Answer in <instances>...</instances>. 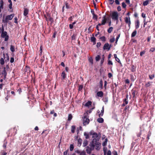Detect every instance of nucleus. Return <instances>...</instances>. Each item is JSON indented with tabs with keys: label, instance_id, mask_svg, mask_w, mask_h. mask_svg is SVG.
<instances>
[{
	"label": "nucleus",
	"instance_id": "nucleus-1",
	"mask_svg": "<svg viewBox=\"0 0 155 155\" xmlns=\"http://www.w3.org/2000/svg\"><path fill=\"white\" fill-rule=\"evenodd\" d=\"M111 16L113 20L116 21L117 22L118 21L119 15L117 12H112Z\"/></svg>",
	"mask_w": 155,
	"mask_h": 155
},
{
	"label": "nucleus",
	"instance_id": "nucleus-2",
	"mask_svg": "<svg viewBox=\"0 0 155 155\" xmlns=\"http://www.w3.org/2000/svg\"><path fill=\"white\" fill-rule=\"evenodd\" d=\"M88 114L87 113L84 114L83 117V124L84 125H85L89 124V120L88 118Z\"/></svg>",
	"mask_w": 155,
	"mask_h": 155
},
{
	"label": "nucleus",
	"instance_id": "nucleus-3",
	"mask_svg": "<svg viewBox=\"0 0 155 155\" xmlns=\"http://www.w3.org/2000/svg\"><path fill=\"white\" fill-rule=\"evenodd\" d=\"M97 143V139L96 138H94L92 140L91 145V148L94 149L95 146V144ZM91 150H92L90 149V151H88L87 150H86V151L87 153H90Z\"/></svg>",
	"mask_w": 155,
	"mask_h": 155
},
{
	"label": "nucleus",
	"instance_id": "nucleus-4",
	"mask_svg": "<svg viewBox=\"0 0 155 155\" xmlns=\"http://www.w3.org/2000/svg\"><path fill=\"white\" fill-rule=\"evenodd\" d=\"M1 37L2 38H5V41H7L8 40L9 36L7 35V33L6 31L2 32Z\"/></svg>",
	"mask_w": 155,
	"mask_h": 155
},
{
	"label": "nucleus",
	"instance_id": "nucleus-5",
	"mask_svg": "<svg viewBox=\"0 0 155 155\" xmlns=\"http://www.w3.org/2000/svg\"><path fill=\"white\" fill-rule=\"evenodd\" d=\"M73 3V1H70L69 2H65V4L66 6V8L68 9H70L71 8V6L70 4H72Z\"/></svg>",
	"mask_w": 155,
	"mask_h": 155
},
{
	"label": "nucleus",
	"instance_id": "nucleus-6",
	"mask_svg": "<svg viewBox=\"0 0 155 155\" xmlns=\"http://www.w3.org/2000/svg\"><path fill=\"white\" fill-rule=\"evenodd\" d=\"M104 106L102 107V110H101V112L100 113V111L99 110L97 111V113L98 114V116L99 117H102L104 113Z\"/></svg>",
	"mask_w": 155,
	"mask_h": 155
},
{
	"label": "nucleus",
	"instance_id": "nucleus-7",
	"mask_svg": "<svg viewBox=\"0 0 155 155\" xmlns=\"http://www.w3.org/2000/svg\"><path fill=\"white\" fill-rule=\"evenodd\" d=\"M111 46V45L109 46L108 43H106L104 45L103 48L104 50L107 49L109 51L110 49Z\"/></svg>",
	"mask_w": 155,
	"mask_h": 155
},
{
	"label": "nucleus",
	"instance_id": "nucleus-8",
	"mask_svg": "<svg viewBox=\"0 0 155 155\" xmlns=\"http://www.w3.org/2000/svg\"><path fill=\"white\" fill-rule=\"evenodd\" d=\"M67 74L65 71H63L61 74V76L62 77L61 80H63L66 78Z\"/></svg>",
	"mask_w": 155,
	"mask_h": 155
},
{
	"label": "nucleus",
	"instance_id": "nucleus-9",
	"mask_svg": "<svg viewBox=\"0 0 155 155\" xmlns=\"http://www.w3.org/2000/svg\"><path fill=\"white\" fill-rule=\"evenodd\" d=\"M125 21L127 24L129 26H130V24H131L130 21V17H126L125 18Z\"/></svg>",
	"mask_w": 155,
	"mask_h": 155
},
{
	"label": "nucleus",
	"instance_id": "nucleus-10",
	"mask_svg": "<svg viewBox=\"0 0 155 155\" xmlns=\"http://www.w3.org/2000/svg\"><path fill=\"white\" fill-rule=\"evenodd\" d=\"M107 21V18L106 17L105 15L103 16V19L101 21V24L103 25H104L106 22Z\"/></svg>",
	"mask_w": 155,
	"mask_h": 155
},
{
	"label": "nucleus",
	"instance_id": "nucleus-11",
	"mask_svg": "<svg viewBox=\"0 0 155 155\" xmlns=\"http://www.w3.org/2000/svg\"><path fill=\"white\" fill-rule=\"evenodd\" d=\"M7 74V72L5 70V68H4V70L2 71V74L4 75V77L3 78L4 79H5L6 78Z\"/></svg>",
	"mask_w": 155,
	"mask_h": 155
},
{
	"label": "nucleus",
	"instance_id": "nucleus-12",
	"mask_svg": "<svg viewBox=\"0 0 155 155\" xmlns=\"http://www.w3.org/2000/svg\"><path fill=\"white\" fill-rule=\"evenodd\" d=\"M29 12V10L27 8H25L24 11L23 15L25 16H26L28 13Z\"/></svg>",
	"mask_w": 155,
	"mask_h": 155
},
{
	"label": "nucleus",
	"instance_id": "nucleus-13",
	"mask_svg": "<svg viewBox=\"0 0 155 155\" xmlns=\"http://www.w3.org/2000/svg\"><path fill=\"white\" fill-rule=\"evenodd\" d=\"M104 93L102 91H98L97 93V95L98 97H102L103 96Z\"/></svg>",
	"mask_w": 155,
	"mask_h": 155
},
{
	"label": "nucleus",
	"instance_id": "nucleus-14",
	"mask_svg": "<svg viewBox=\"0 0 155 155\" xmlns=\"http://www.w3.org/2000/svg\"><path fill=\"white\" fill-rule=\"evenodd\" d=\"M47 17L48 18V21H51V23H52L54 21V20L49 14L47 15Z\"/></svg>",
	"mask_w": 155,
	"mask_h": 155
},
{
	"label": "nucleus",
	"instance_id": "nucleus-15",
	"mask_svg": "<svg viewBox=\"0 0 155 155\" xmlns=\"http://www.w3.org/2000/svg\"><path fill=\"white\" fill-rule=\"evenodd\" d=\"M132 94L133 96V97L134 98H135V92H136V89L135 88H133L131 91Z\"/></svg>",
	"mask_w": 155,
	"mask_h": 155
},
{
	"label": "nucleus",
	"instance_id": "nucleus-16",
	"mask_svg": "<svg viewBox=\"0 0 155 155\" xmlns=\"http://www.w3.org/2000/svg\"><path fill=\"white\" fill-rule=\"evenodd\" d=\"M101 145V143H99L97 142V143L95 144V149L97 150H99L100 149L99 146Z\"/></svg>",
	"mask_w": 155,
	"mask_h": 155
},
{
	"label": "nucleus",
	"instance_id": "nucleus-17",
	"mask_svg": "<svg viewBox=\"0 0 155 155\" xmlns=\"http://www.w3.org/2000/svg\"><path fill=\"white\" fill-rule=\"evenodd\" d=\"M102 58L101 61L100 65L101 66H102L103 65V63L104 62V54H103L102 56Z\"/></svg>",
	"mask_w": 155,
	"mask_h": 155
},
{
	"label": "nucleus",
	"instance_id": "nucleus-18",
	"mask_svg": "<svg viewBox=\"0 0 155 155\" xmlns=\"http://www.w3.org/2000/svg\"><path fill=\"white\" fill-rule=\"evenodd\" d=\"M13 16L14 15H13V14H11L10 15L7 16L6 18L8 20H11Z\"/></svg>",
	"mask_w": 155,
	"mask_h": 155
},
{
	"label": "nucleus",
	"instance_id": "nucleus-19",
	"mask_svg": "<svg viewBox=\"0 0 155 155\" xmlns=\"http://www.w3.org/2000/svg\"><path fill=\"white\" fill-rule=\"evenodd\" d=\"M97 121L99 123H102L104 122V120L102 118L100 117L97 119Z\"/></svg>",
	"mask_w": 155,
	"mask_h": 155
},
{
	"label": "nucleus",
	"instance_id": "nucleus-20",
	"mask_svg": "<svg viewBox=\"0 0 155 155\" xmlns=\"http://www.w3.org/2000/svg\"><path fill=\"white\" fill-rule=\"evenodd\" d=\"M100 86L99 87L101 89L103 88V82L102 79H101L100 81Z\"/></svg>",
	"mask_w": 155,
	"mask_h": 155
},
{
	"label": "nucleus",
	"instance_id": "nucleus-21",
	"mask_svg": "<svg viewBox=\"0 0 155 155\" xmlns=\"http://www.w3.org/2000/svg\"><path fill=\"white\" fill-rule=\"evenodd\" d=\"M92 104V102L91 101H88L85 104V106L86 107H89L90 105Z\"/></svg>",
	"mask_w": 155,
	"mask_h": 155
},
{
	"label": "nucleus",
	"instance_id": "nucleus-22",
	"mask_svg": "<svg viewBox=\"0 0 155 155\" xmlns=\"http://www.w3.org/2000/svg\"><path fill=\"white\" fill-rule=\"evenodd\" d=\"M10 49L12 52H14L15 51V46L11 45Z\"/></svg>",
	"mask_w": 155,
	"mask_h": 155
},
{
	"label": "nucleus",
	"instance_id": "nucleus-23",
	"mask_svg": "<svg viewBox=\"0 0 155 155\" xmlns=\"http://www.w3.org/2000/svg\"><path fill=\"white\" fill-rule=\"evenodd\" d=\"M88 144V142L87 141L85 140H84V142L83 143V147H85L87 146V145Z\"/></svg>",
	"mask_w": 155,
	"mask_h": 155
},
{
	"label": "nucleus",
	"instance_id": "nucleus-24",
	"mask_svg": "<svg viewBox=\"0 0 155 155\" xmlns=\"http://www.w3.org/2000/svg\"><path fill=\"white\" fill-rule=\"evenodd\" d=\"M130 70L133 72L135 71H136V67L134 65H132L131 68Z\"/></svg>",
	"mask_w": 155,
	"mask_h": 155
},
{
	"label": "nucleus",
	"instance_id": "nucleus-25",
	"mask_svg": "<svg viewBox=\"0 0 155 155\" xmlns=\"http://www.w3.org/2000/svg\"><path fill=\"white\" fill-rule=\"evenodd\" d=\"M75 127L74 125H73L71 126V132L72 133H74L75 132Z\"/></svg>",
	"mask_w": 155,
	"mask_h": 155
},
{
	"label": "nucleus",
	"instance_id": "nucleus-26",
	"mask_svg": "<svg viewBox=\"0 0 155 155\" xmlns=\"http://www.w3.org/2000/svg\"><path fill=\"white\" fill-rule=\"evenodd\" d=\"M108 141L107 138H106L105 140L102 143V146H105L107 145V143Z\"/></svg>",
	"mask_w": 155,
	"mask_h": 155
},
{
	"label": "nucleus",
	"instance_id": "nucleus-27",
	"mask_svg": "<svg viewBox=\"0 0 155 155\" xmlns=\"http://www.w3.org/2000/svg\"><path fill=\"white\" fill-rule=\"evenodd\" d=\"M5 63L4 60V58H1L0 60V64L2 65H3Z\"/></svg>",
	"mask_w": 155,
	"mask_h": 155
},
{
	"label": "nucleus",
	"instance_id": "nucleus-28",
	"mask_svg": "<svg viewBox=\"0 0 155 155\" xmlns=\"http://www.w3.org/2000/svg\"><path fill=\"white\" fill-rule=\"evenodd\" d=\"M82 143V140L80 138L78 139V144L79 145V146H81V145Z\"/></svg>",
	"mask_w": 155,
	"mask_h": 155
},
{
	"label": "nucleus",
	"instance_id": "nucleus-29",
	"mask_svg": "<svg viewBox=\"0 0 155 155\" xmlns=\"http://www.w3.org/2000/svg\"><path fill=\"white\" fill-rule=\"evenodd\" d=\"M113 29V28L112 27H110L107 30V32L108 33H110L111 32Z\"/></svg>",
	"mask_w": 155,
	"mask_h": 155
},
{
	"label": "nucleus",
	"instance_id": "nucleus-30",
	"mask_svg": "<svg viewBox=\"0 0 155 155\" xmlns=\"http://www.w3.org/2000/svg\"><path fill=\"white\" fill-rule=\"evenodd\" d=\"M92 135L93 136V138H97L98 137L97 134L95 132L93 133V134H92Z\"/></svg>",
	"mask_w": 155,
	"mask_h": 155
},
{
	"label": "nucleus",
	"instance_id": "nucleus-31",
	"mask_svg": "<svg viewBox=\"0 0 155 155\" xmlns=\"http://www.w3.org/2000/svg\"><path fill=\"white\" fill-rule=\"evenodd\" d=\"M3 2L2 0H1L0 2V8L3 9Z\"/></svg>",
	"mask_w": 155,
	"mask_h": 155
},
{
	"label": "nucleus",
	"instance_id": "nucleus-32",
	"mask_svg": "<svg viewBox=\"0 0 155 155\" xmlns=\"http://www.w3.org/2000/svg\"><path fill=\"white\" fill-rule=\"evenodd\" d=\"M149 3V1L148 0H147L144 2L143 3V6H146Z\"/></svg>",
	"mask_w": 155,
	"mask_h": 155
},
{
	"label": "nucleus",
	"instance_id": "nucleus-33",
	"mask_svg": "<svg viewBox=\"0 0 155 155\" xmlns=\"http://www.w3.org/2000/svg\"><path fill=\"white\" fill-rule=\"evenodd\" d=\"M152 82H149L146 83L145 85V86L146 87H149L150 85H151V84L152 83Z\"/></svg>",
	"mask_w": 155,
	"mask_h": 155
},
{
	"label": "nucleus",
	"instance_id": "nucleus-34",
	"mask_svg": "<svg viewBox=\"0 0 155 155\" xmlns=\"http://www.w3.org/2000/svg\"><path fill=\"white\" fill-rule=\"evenodd\" d=\"M100 39H101L102 41H106V38L104 36H102L100 38Z\"/></svg>",
	"mask_w": 155,
	"mask_h": 155
},
{
	"label": "nucleus",
	"instance_id": "nucleus-35",
	"mask_svg": "<svg viewBox=\"0 0 155 155\" xmlns=\"http://www.w3.org/2000/svg\"><path fill=\"white\" fill-rule=\"evenodd\" d=\"M72 116L71 114H69L68 116V120L69 121L71 120L72 119Z\"/></svg>",
	"mask_w": 155,
	"mask_h": 155
},
{
	"label": "nucleus",
	"instance_id": "nucleus-36",
	"mask_svg": "<svg viewBox=\"0 0 155 155\" xmlns=\"http://www.w3.org/2000/svg\"><path fill=\"white\" fill-rule=\"evenodd\" d=\"M103 100L105 102V103H106L108 102V97H106L104 99H103Z\"/></svg>",
	"mask_w": 155,
	"mask_h": 155
},
{
	"label": "nucleus",
	"instance_id": "nucleus-37",
	"mask_svg": "<svg viewBox=\"0 0 155 155\" xmlns=\"http://www.w3.org/2000/svg\"><path fill=\"white\" fill-rule=\"evenodd\" d=\"M101 58L100 56L99 55H97L95 57L96 61H98Z\"/></svg>",
	"mask_w": 155,
	"mask_h": 155
},
{
	"label": "nucleus",
	"instance_id": "nucleus-38",
	"mask_svg": "<svg viewBox=\"0 0 155 155\" xmlns=\"http://www.w3.org/2000/svg\"><path fill=\"white\" fill-rule=\"evenodd\" d=\"M74 145L72 144H71L70 145V150L71 151H72L74 149Z\"/></svg>",
	"mask_w": 155,
	"mask_h": 155
},
{
	"label": "nucleus",
	"instance_id": "nucleus-39",
	"mask_svg": "<svg viewBox=\"0 0 155 155\" xmlns=\"http://www.w3.org/2000/svg\"><path fill=\"white\" fill-rule=\"evenodd\" d=\"M154 77V74H152L151 75H149V78L150 80L153 79Z\"/></svg>",
	"mask_w": 155,
	"mask_h": 155
},
{
	"label": "nucleus",
	"instance_id": "nucleus-40",
	"mask_svg": "<svg viewBox=\"0 0 155 155\" xmlns=\"http://www.w3.org/2000/svg\"><path fill=\"white\" fill-rule=\"evenodd\" d=\"M143 22H144V25L143 27H145V25H146L147 24V23L148 22V21H146V18H144L143 20Z\"/></svg>",
	"mask_w": 155,
	"mask_h": 155
},
{
	"label": "nucleus",
	"instance_id": "nucleus-41",
	"mask_svg": "<svg viewBox=\"0 0 155 155\" xmlns=\"http://www.w3.org/2000/svg\"><path fill=\"white\" fill-rule=\"evenodd\" d=\"M83 85H80L79 87L78 88V91H81L83 88Z\"/></svg>",
	"mask_w": 155,
	"mask_h": 155
},
{
	"label": "nucleus",
	"instance_id": "nucleus-42",
	"mask_svg": "<svg viewBox=\"0 0 155 155\" xmlns=\"http://www.w3.org/2000/svg\"><path fill=\"white\" fill-rule=\"evenodd\" d=\"M1 155H6L7 153L6 152H5L4 150H2L1 152Z\"/></svg>",
	"mask_w": 155,
	"mask_h": 155
},
{
	"label": "nucleus",
	"instance_id": "nucleus-43",
	"mask_svg": "<svg viewBox=\"0 0 155 155\" xmlns=\"http://www.w3.org/2000/svg\"><path fill=\"white\" fill-rule=\"evenodd\" d=\"M108 65H113V63L112 61L110 60H108Z\"/></svg>",
	"mask_w": 155,
	"mask_h": 155
},
{
	"label": "nucleus",
	"instance_id": "nucleus-44",
	"mask_svg": "<svg viewBox=\"0 0 155 155\" xmlns=\"http://www.w3.org/2000/svg\"><path fill=\"white\" fill-rule=\"evenodd\" d=\"M84 135L85 136V138L86 139H88L89 138V136L88 134H87L86 133L84 132Z\"/></svg>",
	"mask_w": 155,
	"mask_h": 155
},
{
	"label": "nucleus",
	"instance_id": "nucleus-45",
	"mask_svg": "<svg viewBox=\"0 0 155 155\" xmlns=\"http://www.w3.org/2000/svg\"><path fill=\"white\" fill-rule=\"evenodd\" d=\"M91 42L92 41H94L95 42V41H96V38H95L94 37H92L91 38Z\"/></svg>",
	"mask_w": 155,
	"mask_h": 155
},
{
	"label": "nucleus",
	"instance_id": "nucleus-46",
	"mask_svg": "<svg viewBox=\"0 0 155 155\" xmlns=\"http://www.w3.org/2000/svg\"><path fill=\"white\" fill-rule=\"evenodd\" d=\"M136 35V30L134 31L131 34V37L133 38Z\"/></svg>",
	"mask_w": 155,
	"mask_h": 155
},
{
	"label": "nucleus",
	"instance_id": "nucleus-47",
	"mask_svg": "<svg viewBox=\"0 0 155 155\" xmlns=\"http://www.w3.org/2000/svg\"><path fill=\"white\" fill-rule=\"evenodd\" d=\"M97 16L96 15L94 14V15H93V18L94 19H96V20H97Z\"/></svg>",
	"mask_w": 155,
	"mask_h": 155
},
{
	"label": "nucleus",
	"instance_id": "nucleus-48",
	"mask_svg": "<svg viewBox=\"0 0 155 155\" xmlns=\"http://www.w3.org/2000/svg\"><path fill=\"white\" fill-rule=\"evenodd\" d=\"M139 21L138 20L136 21V29L138 28L139 27Z\"/></svg>",
	"mask_w": 155,
	"mask_h": 155
},
{
	"label": "nucleus",
	"instance_id": "nucleus-49",
	"mask_svg": "<svg viewBox=\"0 0 155 155\" xmlns=\"http://www.w3.org/2000/svg\"><path fill=\"white\" fill-rule=\"evenodd\" d=\"M6 61H8L9 60V56L8 55V54H6Z\"/></svg>",
	"mask_w": 155,
	"mask_h": 155
},
{
	"label": "nucleus",
	"instance_id": "nucleus-50",
	"mask_svg": "<svg viewBox=\"0 0 155 155\" xmlns=\"http://www.w3.org/2000/svg\"><path fill=\"white\" fill-rule=\"evenodd\" d=\"M122 7L124 8H126V6H127L126 5L124 2H123L122 3Z\"/></svg>",
	"mask_w": 155,
	"mask_h": 155
},
{
	"label": "nucleus",
	"instance_id": "nucleus-51",
	"mask_svg": "<svg viewBox=\"0 0 155 155\" xmlns=\"http://www.w3.org/2000/svg\"><path fill=\"white\" fill-rule=\"evenodd\" d=\"M120 34H119L117 37L116 38V41L115 43L116 44L117 43V42L118 40V39H119V38H120Z\"/></svg>",
	"mask_w": 155,
	"mask_h": 155
},
{
	"label": "nucleus",
	"instance_id": "nucleus-52",
	"mask_svg": "<svg viewBox=\"0 0 155 155\" xmlns=\"http://www.w3.org/2000/svg\"><path fill=\"white\" fill-rule=\"evenodd\" d=\"M115 60L117 61L118 63H120V64H122L119 58H116V59H115Z\"/></svg>",
	"mask_w": 155,
	"mask_h": 155
},
{
	"label": "nucleus",
	"instance_id": "nucleus-53",
	"mask_svg": "<svg viewBox=\"0 0 155 155\" xmlns=\"http://www.w3.org/2000/svg\"><path fill=\"white\" fill-rule=\"evenodd\" d=\"M2 22L4 23H7L8 22V20L6 18L5 20H2Z\"/></svg>",
	"mask_w": 155,
	"mask_h": 155
},
{
	"label": "nucleus",
	"instance_id": "nucleus-54",
	"mask_svg": "<svg viewBox=\"0 0 155 155\" xmlns=\"http://www.w3.org/2000/svg\"><path fill=\"white\" fill-rule=\"evenodd\" d=\"M89 61L90 62L91 64H93V59L92 58H90L89 59Z\"/></svg>",
	"mask_w": 155,
	"mask_h": 155
},
{
	"label": "nucleus",
	"instance_id": "nucleus-55",
	"mask_svg": "<svg viewBox=\"0 0 155 155\" xmlns=\"http://www.w3.org/2000/svg\"><path fill=\"white\" fill-rule=\"evenodd\" d=\"M135 41L136 40L134 38H132L130 41V43H131V44H132L133 43H134Z\"/></svg>",
	"mask_w": 155,
	"mask_h": 155
},
{
	"label": "nucleus",
	"instance_id": "nucleus-56",
	"mask_svg": "<svg viewBox=\"0 0 155 155\" xmlns=\"http://www.w3.org/2000/svg\"><path fill=\"white\" fill-rule=\"evenodd\" d=\"M14 58L13 57H12L11 58L10 62L11 63H12L14 62Z\"/></svg>",
	"mask_w": 155,
	"mask_h": 155
},
{
	"label": "nucleus",
	"instance_id": "nucleus-57",
	"mask_svg": "<svg viewBox=\"0 0 155 155\" xmlns=\"http://www.w3.org/2000/svg\"><path fill=\"white\" fill-rule=\"evenodd\" d=\"M123 102L125 103V104H127L128 101L127 100L126 98H125L123 100Z\"/></svg>",
	"mask_w": 155,
	"mask_h": 155
},
{
	"label": "nucleus",
	"instance_id": "nucleus-58",
	"mask_svg": "<svg viewBox=\"0 0 155 155\" xmlns=\"http://www.w3.org/2000/svg\"><path fill=\"white\" fill-rule=\"evenodd\" d=\"M68 150H67L65 151L63 155H67L68 154Z\"/></svg>",
	"mask_w": 155,
	"mask_h": 155
},
{
	"label": "nucleus",
	"instance_id": "nucleus-59",
	"mask_svg": "<svg viewBox=\"0 0 155 155\" xmlns=\"http://www.w3.org/2000/svg\"><path fill=\"white\" fill-rule=\"evenodd\" d=\"M109 2L110 4V5L113 4L114 2V0H109Z\"/></svg>",
	"mask_w": 155,
	"mask_h": 155
},
{
	"label": "nucleus",
	"instance_id": "nucleus-60",
	"mask_svg": "<svg viewBox=\"0 0 155 155\" xmlns=\"http://www.w3.org/2000/svg\"><path fill=\"white\" fill-rule=\"evenodd\" d=\"M7 144V143L6 142L5 143H4L3 144V147L5 149L6 147Z\"/></svg>",
	"mask_w": 155,
	"mask_h": 155
},
{
	"label": "nucleus",
	"instance_id": "nucleus-61",
	"mask_svg": "<svg viewBox=\"0 0 155 155\" xmlns=\"http://www.w3.org/2000/svg\"><path fill=\"white\" fill-rule=\"evenodd\" d=\"M44 61V56L43 57V58H41V59H40V62H41V63H42Z\"/></svg>",
	"mask_w": 155,
	"mask_h": 155
},
{
	"label": "nucleus",
	"instance_id": "nucleus-62",
	"mask_svg": "<svg viewBox=\"0 0 155 155\" xmlns=\"http://www.w3.org/2000/svg\"><path fill=\"white\" fill-rule=\"evenodd\" d=\"M114 41H115V39L114 38H111L110 39V41L111 43H113L114 42Z\"/></svg>",
	"mask_w": 155,
	"mask_h": 155
},
{
	"label": "nucleus",
	"instance_id": "nucleus-63",
	"mask_svg": "<svg viewBox=\"0 0 155 155\" xmlns=\"http://www.w3.org/2000/svg\"><path fill=\"white\" fill-rule=\"evenodd\" d=\"M141 16L142 17H143V18H146V14L145 13H142Z\"/></svg>",
	"mask_w": 155,
	"mask_h": 155
},
{
	"label": "nucleus",
	"instance_id": "nucleus-64",
	"mask_svg": "<svg viewBox=\"0 0 155 155\" xmlns=\"http://www.w3.org/2000/svg\"><path fill=\"white\" fill-rule=\"evenodd\" d=\"M86 153L84 151H82L80 153V155H85Z\"/></svg>",
	"mask_w": 155,
	"mask_h": 155
}]
</instances>
